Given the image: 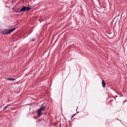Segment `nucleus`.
<instances>
[{"label":"nucleus","instance_id":"6e6552de","mask_svg":"<svg viewBox=\"0 0 127 127\" xmlns=\"http://www.w3.org/2000/svg\"><path fill=\"white\" fill-rule=\"evenodd\" d=\"M35 40V39H33L32 40V41H34Z\"/></svg>","mask_w":127,"mask_h":127},{"label":"nucleus","instance_id":"20e7f679","mask_svg":"<svg viewBox=\"0 0 127 127\" xmlns=\"http://www.w3.org/2000/svg\"><path fill=\"white\" fill-rule=\"evenodd\" d=\"M102 85L103 88L106 87V82H105V80H104V79L102 80Z\"/></svg>","mask_w":127,"mask_h":127},{"label":"nucleus","instance_id":"9d476101","mask_svg":"<svg viewBox=\"0 0 127 127\" xmlns=\"http://www.w3.org/2000/svg\"><path fill=\"white\" fill-rule=\"evenodd\" d=\"M78 113H79V112L76 113V114H78Z\"/></svg>","mask_w":127,"mask_h":127},{"label":"nucleus","instance_id":"f03ea898","mask_svg":"<svg viewBox=\"0 0 127 127\" xmlns=\"http://www.w3.org/2000/svg\"><path fill=\"white\" fill-rule=\"evenodd\" d=\"M45 111V107L42 106L37 111V114L39 116H41V112H44Z\"/></svg>","mask_w":127,"mask_h":127},{"label":"nucleus","instance_id":"7ed1b4c3","mask_svg":"<svg viewBox=\"0 0 127 127\" xmlns=\"http://www.w3.org/2000/svg\"><path fill=\"white\" fill-rule=\"evenodd\" d=\"M30 9H31V7L23 6V7L21 8V11H29Z\"/></svg>","mask_w":127,"mask_h":127},{"label":"nucleus","instance_id":"423d86ee","mask_svg":"<svg viewBox=\"0 0 127 127\" xmlns=\"http://www.w3.org/2000/svg\"><path fill=\"white\" fill-rule=\"evenodd\" d=\"M7 80H9V81H14V80H15V79L9 78H7Z\"/></svg>","mask_w":127,"mask_h":127},{"label":"nucleus","instance_id":"1a4fd4ad","mask_svg":"<svg viewBox=\"0 0 127 127\" xmlns=\"http://www.w3.org/2000/svg\"><path fill=\"white\" fill-rule=\"evenodd\" d=\"M74 116H75V115H73L72 116V118H73Z\"/></svg>","mask_w":127,"mask_h":127},{"label":"nucleus","instance_id":"39448f33","mask_svg":"<svg viewBox=\"0 0 127 127\" xmlns=\"http://www.w3.org/2000/svg\"><path fill=\"white\" fill-rule=\"evenodd\" d=\"M10 106V105H7L3 109V111H4L5 110H6V109H8V108H9V107Z\"/></svg>","mask_w":127,"mask_h":127},{"label":"nucleus","instance_id":"f257e3e1","mask_svg":"<svg viewBox=\"0 0 127 127\" xmlns=\"http://www.w3.org/2000/svg\"><path fill=\"white\" fill-rule=\"evenodd\" d=\"M16 29V28H13L12 29L9 30L4 29L2 30V33L3 34H9V33H11V32L14 31V30H15Z\"/></svg>","mask_w":127,"mask_h":127},{"label":"nucleus","instance_id":"0eeeda50","mask_svg":"<svg viewBox=\"0 0 127 127\" xmlns=\"http://www.w3.org/2000/svg\"><path fill=\"white\" fill-rule=\"evenodd\" d=\"M16 11H17V12H18L19 13H20V12H22L21 9H17Z\"/></svg>","mask_w":127,"mask_h":127}]
</instances>
